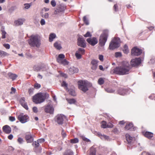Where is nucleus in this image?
Returning a JSON list of instances; mask_svg holds the SVG:
<instances>
[{
    "mask_svg": "<svg viewBox=\"0 0 155 155\" xmlns=\"http://www.w3.org/2000/svg\"><path fill=\"white\" fill-rule=\"evenodd\" d=\"M130 68L129 64L128 62L125 61L123 62L121 66L114 68L111 72L113 73L124 75L128 74Z\"/></svg>",
    "mask_w": 155,
    "mask_h": 155,
    "instance_id": "obj_1",
    "label": "nucleus"
},
{
    "mask_svg": "<svg viewBox=\"0 0 155 155\" xmlns=\"http://www.w3.org/2000/svg\"><path fill=\"white\" fill-rule=\"evenodd\" d=\"M29 45L31 47H39L41 43V37L38 35H32L28 40Z\"/></svg>",
    "mask_w": 155,
    "mask_h": 155,
    "instance_id": "obj_2",
    "label": "nucleus"
},
{
    "mask_svg": "<svg viewBox=\"0 0 155 155\" xmlns=\"http://www.w3.org/2000/svg\"><path fill=\"white\" fill-rule=\"evenodd\" d=\"M46 98V95L43 93H38L33 97V101L36 104H39L44 102Z\"/></svg>",
    "mask_w": 155,
    "mask_h": 155,
    "instance_id": "obj_3",
    "label": "nucleus"
},
{
    "mask_svg": "<svg viewBox=\"0 0 155 155\" xmlns=\"http://www.w3.org/2000/svg\"><path fill=\"white\" fill-rule=\"evenodd\" d=\"M79 89L84 92L88 90V87L91 85L87 81H80L78 82Z\"/></svg>",
    "mask_w": 155,
    "mask_h": 155,
    "instance_id": "obj_4",
    "label": "nucleus"
},
{
    "mask_svg": "<svg viewBox=\"0 0 155 155\" xmlns=\"http://www.w3.org/2000/svg\"><path fill=\"white\" fill-rule=\"evenodd\" d=\"M120 39L119 38H114L111 41L109 47L110 50H113L119 47L120 45Z\"/></svg>",
    "mask_w": 155,
    "mask_h": 155,
    "instance_id": "obj_5",
    "label": "nucleus"
},
{
    "mask_svg": "<svg viewBox=\"0 0 155 155\" xmlns=\"http://www.w3.org/2000/svg\"><path fill=\"white\" fill-rule=\"evenodd\" d=\"M108 35V31L105 30L103 33L101 35L99 43L102 46H104L107 41Z\"/></svg>",
    "mask_w": 155,
    "mask_h": 155,
    "instance_id": "obj_6",
    "label": "nucleus"
},
{
    "mask_svg": "<svg viewBox=\"0 0 155 155\" xmlns=\"http://www.w3.org/2000/svg\"><path fill=\"white\" fill-rule=\"evenodd\" d=\"M65 118V116L61 114H58L55 118V121L59 124L63 123L64 119Z\"/></svg>",
    "mask_w": 155,
    "mask_h": 155,
    "instance_id": "obj_7",
    "label": "nucleus"
},
{
    "mask_svg": "<svg viewBox=\"0 0 155 155\" xmlns=\"http://www.w3.org/2000/svg\"><path fill=\"white\" fill-rule=\"evenodd\" d=\"M29 117L23 113L21 114L18 116V119L22 123H25L28 120Z\"/></svg>",
    "mask_w": 155,
    "mask_h": 155,
    "instance_id": "obj_8",
    "label": "nucleus"
},
{
    "mask_svg": "<svg viewBox=\"0 0 155 155\" xmlns=\"http://www.w3.org/2000/svg\"><path fill=\"white\" fill-rule=\"evenodd\" d=\"M84 53L85 50L83 48H79L76 51L75 55L77 59H80L81 58L82 55L84 54Z\"/></svg>",
    "mask_w": 155,
    "mask_h": 155,
    "instance_id": "obj_9",
    "label": "nucleus"
},
{
    "mask_svg": "<svg viewBox=\"0 0 155 155\" xmlns=\"http://www.w3.org/2000/svg\"><path fill=\"white\" fill-rule=\"evenodd\" d=\"M77 45L78 46L82 48L86 47L85 40L81 36H79L78 39Z\"/></svg>",
    "mask_w": 155,
    "mask_h": 155,
    "instance_id": "obj_10",
    "label": "nucleus"
},
{
    "mask_svg": "<svg viewBox=\"0 0 155 155\" xmlns=\"http://www.w3.org/2000/svg\"><path fill=\"white\" fill-rule=\"evenodd\" d=\"M131 53L133 56H138L141 54L142 50L137 48L134 47L132 49Z\"/></svg>",
    "mask_w": 155,
    "mask_h": 155,
    "instance_id": "obj_11",
    "label": "nucleus"
},
{
    "mask_svg": "<svg viewBox=\"0 0 155 155\" xmlns=\"http://www.w3.org/2000/svg\"><path fill=\"white\" fill-rule=\"evenodd\" d=\"M54 110V109L52 105L49 104L45 106V112L52 114L53 113Z\"/></svg>",
    "mask_w": 155,
    "mask_h": 155,
    "instance_id": "obj_12",
    "label": "nucleus"
},
{
    "mask_svg": "<svg viewBox=\"0 0 155 155\" xmlns=\"http://www.w3.org/2000/svg\"><path fill=\"white\" fill-rule=\"evenodd\" d=\"M141 61L140 58H136L132 59L130 61V64L133 66H136L140 64Z\"/></svg>",
    "mask_w": 155,
    "mask_h": 155,
    "instance_id": "obj_13",
    "label": "nucleus"
},
{
    "mask_svg": "<svg viewBox=\"0 0 155 155\" xmlns=\"http://www.w3.org/2000/svg\"><path fill=\"white\" fill-rule=\"evenodd\" d=\"M65 9V6L63 5H58L56 10L54 12V14H57L58 13L63 12Z\"/></svg>",
    "mask_w": 155,
    "mask_h": 155,
    "instance_id": "obj_14",
    "label": "nucleus"
},
{
    "mask_svg": "<svg viewBox=\"0 0 155 155\" xmlns=\"http://www.w3.org/2000/svg\"><path fill=\"white\" fill-rule=\"evenodd\" d=\"M87 41L89 44L92 46L94 45L98 42L97 38L94 37L92 38H88L87 39Z\"/></svg>",
    "mask_w": 155,
    "mask_h": 155,
    "instance_id": "obj_15",
    "label": "nucleus"
},
{
    "mask_svg": "<svg viewBox=\"0 0 155 155\" xmlns=\"http://www.w3.org/2000/svg\"><path fill=\"white\" fill-rule=\"evenodd\" d=\"M101 127L102 128H111L113 127V125L111 123H109L107 124L106 122L104 121H103L101 123Z\"/></svg>",
    "mask_w": 155,
    "mask_h": 155,
    "instance_id": "obj_16",
    "label": "nucleus"
},
{
    "mask_svg": "<svg viewBox=\"0 0 155 155\" xmlns=\"http://www.w3.org/2000/svg\"><path fill=\"white\" fill-rule=\"evenodd\" d=\"M25 18H19L14 21V24L16 26L21 25L23 24V23L25 21Z\"/></svg>",
    "mask_w": 155,
    "mask_h": 155,
    "instance_id": "obj_17",
    "label": "nucleus"
},
{
    "mask_svg": "<svg viewBox=\"0 0 155 155\" xmlns=\"http://www.w3.org/2000/svg\"><path fill=\"white\" fill-rule=\"evenodd\" d=\"M78 68L74 67H70L68 69V73L70 74H73L74 73H77L78 72Z\"/></svg>",
    "mask_w": 155,
    "mask_h": 155,
    "instance_id": "obj_18",
    "label": "nucleus"
},
{
    "mask_svg": "<svg viewBox=\"0 0 155 155\" xmlns=\"http://www.w3.org/2000/svg\"><path fill=\"white\" fill-rule=\"evenodd\" d=\"M98 61L95 60H93L91 62V64H92L91 68L93 70H96L97 67V63Z\"/></svg>",
    "mask_w": 155,
    "mask_h": 155,
    "instance_id": "obj_19",
    "label": "nucleus"
},
{
    "mask_svg": "<svg viewBox=\"0 0 155 155\" xmlns=\"http://www.w3.org/2000/svg\"><path fill=\"white\" fill-rule=\"evenodd\" d=\"M3 131L6 134H8L11 133V129L8 126L6 125L3 127Z\"/></svg>",
    "mask_w": 155,
    "mask_h": 155,
    "instance_id": "obj_20",
    "label": "nucleus"
},
{
    "mask_svg": "<svg viewBox=\"0 0 155 155\" xmlns=\"http://www.w3.org/2000/svg\"><path fill=\"white\" fill-rule=\"evenodd\" d=\"M65 56L64 54H60L57 58V61L58 63L61 64Z\"/></svg>",
    "mask_w": 155,
    "mask_h": 155,
    "instance_id": "obj_21",
    "label": "nucleus"
},
{
    "mask_svg": "<svg viewBox=\"0 0 155 155\" xmlns=\"http://www.w3.org/2000/svg\"><path fill=\"white\" fill-rule=\"evenodd\" d=\"M20 102L21 105L26 109L28 110V107L25 101V98L22 97L20 100Z\"/></svg>",
    "mask_w": 155,
    "mask_h": 155,
    "instance_id": "obj_22",
    "label": "nucleus"
},
{
    "mask_svg": "<svg viewBox=\"0 0 155 155\" xmlns=\"http://www.w3.org/2000/svg\"><path fill=\"white\" fill-rule=\"evenodd\" d=\"M25 139L28 143H31L33 140V138L30 135H26L25 136Z\"/></svg>",
    "mask_w": 155,
    "mask_h": 155,
    "instance_id": "obj_23",
    "label": "nucleus"
},
{
    "mask_svg": "<svg viewBox=\"0 0 155 155\" xmlns=\"http://www.w3.org/2000/svg\"><path fill=\"white\" fill-rule=\"evenodd\" d=\"M145 137L149 139H150L153 137V133L149 132H146L144 134Z\"/></svg>",
    "mask_w": 155,
    "mask_h": 155,
    "instance_id": "obj_24",
    "label": "nucleus"
},
{
    "mask_svg": "<svg viewBox=\"0 0 155 155\" xmlns=\"http://www.w3.org/2000/svg\"><path fill=\"white\" fill-rule=\"evenodd\" d=\"M126 138L128 143H130L133 140V138L129 134H126L125 135Z\"/></svg>",
    "mask_w": 155,
    "mask_h": 155,
    "instance_id": "obj_25",
    "label": "nucleus"
},
{
    "mask_svg": "<svg viewBox=\"0 0 155 155\" xmlns=\"http://www.w3.org/2000/svg\"><path fill=\"white\" fill-rule=\"evenodd\" d=\"M96 149L93 146L90 148L89 155H96Z\"/></svg>",
    "mask_w": 155,
    "mask_h": 155,
    "instance_id": "obj_26",
    "label": "nucleus"
},
{
    "mask_svg": "<svg viewBox=\"0 0 155 155\" xmlns=\"http://www.w3.org/2000/svg\"><path fill=\"white\" fill-rule=\"evenodd\" d=\"M54 46L58 50H60L62 48L60 43L59 42H56L54 44Z\"/></svg>",
    "mask_w": 155,
    "mask_h": 155,
    "instance_id": "obj_27",
    "label": "nucleus"
},
{
    "mask_svg": "<svg viewBox=\"0 0 155 155\" xmlns=\"http://www.w3.org/2000/svg\"><path fill=\"white\" fill-rule=\"evenodd\" d=\"M8 76L13 80H15L17 77V75L16 74L12 73H9L8 74Z\"/></svg>",
    "mask_w": 155,
    "mask_h": 155,
    "instance_id": "obj_28",
    "label": "nucleus"
},
{
    "mask_svg": "<svg viewBox=\"0 0 155 155\" xmlns=\"http://www.w3.org/2000/svg\"><path fill=\"white\" fill-rule=\"evenodd\" d=\"M127 91L126 90L121 88L118 91V93L121 95H124L127 94Z\"/></svg>",
    "mask_w": 155,
    "mask_h": 155,
    "instance_id": "obj_29",
    "label": "nucleus"
},
{
    "mask_svg": "<svg viewBox=\"0 0 155 155\" xmlns=\"http://www.w3.org/2000/svg\"><path fill=\"white\" fill-rule=\"evenodd\" d=\"M98 135L100 137L101 139H105L106 140H108L109 137L104 135H102L101 133H97Z\"/></svg>",
    "mask_w": 155,
    "mask_h": 155,
    "instance_id": "obj_30",
    "label": "nucleus"
},
{
    "mask_svg": "<svg viewBox=\"0 0 155 155\" xmlns=\"http://www.w3.org/2000/svg\"><path fill=\"white\" fill-rule=\"evenodd\" d=\"M56 35L54 33H51L49 35V40L50 42L52 41L53 39L56 38Z\"/></svg>",
    "mask_w": 155,
    "mask_h": 155,
    "instance_id": "obj_31",
    "label": "nucleus"
},
{
    "mask_svg": "<svg viewBox=\"0 0 155 155\" xmlns=\"http://www.w3.org/2000/svg\"><path fill=\"white\" fill-rule=\"evenodd\" d=\"M133 126V124L131 123L127 124L125 126V128L127 130H129Z\"/></svg>",
    "mask_w": 155,
    "mask_h": 155,
    "instance_id": "obj_32",
    "label": "nucleus"
},
{
    "mask_svg": "<svg viewBox=\"0 0 155 155\" xmlns=\"http://www.w3.org/2000/svg\"><path fill=\"white\" fill-rule=\"evenodd\" d=\"M9 55V54L4 51L0 50V56L1 57H4Z\"/></svg>",
    "mask_w": 155,
    "mask_h": 155,
    "instance_id": "obj_33",
    "label": "nucleus"
},
{
    "mask_svg": "<svg viewBox=\"0 0 155 155\" xmlns=\"http://www.w3.org/2000/svg\"><path fill=\"white\" fill-rule=\"evenodd\" d=\"M66 100L68 103L70 104H74L76 102V101L74 99H67Z\"/></svg>",
    "mask_w": 155,
    "mask_h": 155,
    "instance_id": "obj_34",
    "label": "nucleus"
},
{
    "mask_svg": "<svg viewBox=\"0 0 155 155\" xmlns=\"http://www.w3.org/2000/svg\"><path fill=\"white\" fill-rule=\"evenodd\" d=\"M123 51L124 53L127 54L129 51L127 46L126 45H125L124 46V48L123 49Z\"/></svg>",
    "mask_w": 155,
    "mask_h": 155,
    "instance_id": "obj_35",
    "label": "nucleus"
},
{
    "mask_svg": "<svg viewBox=\"0 0 155 155\" xmlns=\"http://www.w3.org/2000/svg\"><path fill=\"white\" fill-rule=\"evenodd\" d=\"M64 155H73V153L71 150H68L65 152Z\"/></svg>",
    "mask_w": 155,
    "mask_h": 155,
    "instance_id": "obj_36",
    "label": "nucleus"
},
{
    "mask_svg": "<svg viewBox=\"0 0 155 155\" xmlns=\"http://www.w3.org/2000/svg\"><path fill=\"white\" fill-rule=\"evenodd\" d=\"M69 94L73 96H75L76 95V93L74 90L71 89L69 91Z\"/></svg>",
    "mask_w": 155,
    "mask_h": 155,
    "instance_id": "obj_37",
    "label": "nucleus"
},
{
    "mask_svg": "<svg viewBox=\"0 0 155 155\" xmlns=\"http://www.w3.org/2000/svg\"><path fill=\"white\" fill-rule=\"evenodd\" d=\"M71 142L73 143H77L78 142V140L77 138L72 139L71 140Z\"/></svg>",
    "mask_w": 155,
    "mask_h": 155,
    "instance_id": "obj_38",
    "label": "nucleus"
},
{
    "mask_svg": "<svg viewBox=\"0 0 155 155\" xmlns=\"http://www.w3.org/2000/svg\"><path fill=\"white\" fill-rule=\"evenodd\" d=\"M31 5V4L25 3L24 4V8L25 9H28L29 8Z\"/></svg>",
    "mask_w": 155,
    "mask_h": 155,
    "instance_id": "obj_39",
    "label": "nucleus"
},
{
    "mask_svg": "<svg viewBox=\"0 0 155 155\" xmlns=\"http://www.w3.org/2000/svg\"><path fill=\"white\" fill-rule=\"evenodd\" d=\"M34 68L36 70L39 71L42 69V67L40 66H35L34 67Z\"/></svg>",
    "mask_w": 155,
    "mask_h": 155,
    "instance_id": "obj_40",
    "label": "nucleus"
},
{
    "mask_svg": "<svg viewBox=\"0 0 155 155\" xmlns=\"http://www.w3.org/2000/svg\"><path fill=\"white\" fill-rule=\"evenodd\" d=\"M68 63L69 62L67 60L64 59L63 61H62L61 64H63L64 65H65L68 64Z\"/></svg>",
    "mask_w": 155,
    "mask_h": 155,
    "instance_id": "obj_41",
    "label": "nucleus"
},
{
    "mask_svg": "<svg viewBox=\"0 0 155 155\" xmlns=\"http://www.w3.org/2000/svg\"><path fill=\"white\" fill-rule=\"evenodd\" d=\"M61 86L64 87L66 89H67L68 84L64 81H63L61 84Z\"/></svg>",
    "mask_w": 155,
    "mask_h": 155,
    "instance_id": "obj_42",
    "label": "nucleus"
},
{
    "mask_svg": "<svg viewBox=\"0 0 155 155\" xmlns=\"http://www.w3.org/2000/svg\"><path fill=\"white\" fill-rule=\"evenodd\" d=\"M104 82V81L102 78H100L98 80V83L100 84H102Z\"/></svg>",
    "mask_w": 155,
    "mask_h": 155,
    "instance_id": "obj_43",
    "label": "nucleus"
},
{
    "mask_svg": "<svg viewBox=\"0 0 155 155\" xmlns=\"http://www.w3.org/2000/svg\"><path fill=\"white\" fill-rule=\"evenodd\" d=\"M41 16L45 19H48L49 18V14L48 13H45L44 15H41Z\"/></svg>",
    "mask_w": 155,
    "mask_h": 155,
    "instance_id": "obj_44",
    "label": "nucleus"
},
{
    "mask_svg": "<svg viewBox=\"0 0 155 155\" xmlns=\"http://www.w3.org/2000/svg\"><path fill=\"white\" fill-rule=\"evenodd\" d=\"M121 53L120 52H117L115 53V56L116 58L121 57Z\"/></svg>",
    "mask_w": 155,
    "mask_h": 155,
    "instance_id": "obj_45",
    "label": "nucleus"
},
{
    "mask_svg": "<svg viewBox=\"0 0 155 155\" xmlns=\"http://www.w3.org/2000/svg\"><path fill=\"white\" fill-rule=\"evenodd\" d=\"M34 90V89L33 88L29 89L28 92L30 95H31L33 94Z\"/></svg>",
    "mask_w": 155,
    "mask_h": 155,
    "instance_id": "obj_46",
    "label": "nucleus"
},
{
    "mask_svg": "<svg viewBox=\"0 0 155 155\" xmlns=\"http://www.w3.org/2000/svg\"><path fill=\"white\" fill-rule=\"evenodd\" d=\"M106 91L107 92L110 93H113L114 91V90L110 88H107L105 89Z\"/></svg>",
    "mask_w": 155,
    "mask_h": 155,
    "instance_id": "obj_47",
    "label": "nucleus"
},
{
    "mask_svg": "<svg viewBox=\"0 0 155 155\" xmlns=\"http://www.w3.org/2000/svg\"><path fill=\"white\" fill-rule=\"evenodd\" d=\"M2 38H5V35L6 34V32L4 30L2 31Z\"/></svg>",
    "mask_w": 155,
    "mask_h": 155,
    "instance_id": "obj_48",
    "label": "nucleus"
},
{
    "mask_svg": "<svg viewBox=\"0 0 155 155\" xmlns=\"http://www.w3.org/2000/svg\"><path fill=\"white\" fill-rule=\"evenodd\" d=\"M83 21L86 25L89 24V22L87 19L86 18V17L84 16L83 17Z\"/></svg>",
    "mask_w": 155,
    "mask_h": 155,
    "instance_id": "obj_49",
    "label": "nucleus"
},
{
    "mask_svg": "<svg viewBox=\"0 0 155 155\" xmlns=\"http://www.w3.org/2000/svg\"><path fill=\"white\" fill-rule=\"evenodd\" d=\"M84 36L85 37H91V35L89 32L88 31L84 35Z\"/></svg>",
    "mask_w": 155,
    "mask_h": 155,
    "instance_id": "obj_50",
    "label": "nucleus"
},
{
    "mask_svg": "<svg viewBox=\"0 0 155 155\" xmlns=\"http://www.w3.org/2000/svg\"><path fill=\"white\" fill-rule=\"evenodd\" d=\"M3 46L6 49H9L10 48V45L8 44H4Z\"/></svg>",
    "mask_w": 155,
    "mask_h": 155,
    "instance_id": "obj_51",
    "label": "nucleus"
},
{
    "mask_svg": "<svg viewBox=\"0 0 155 155\" xmlns=\"http://www.w3.org/2000/svg\"><path fill=\"white\" fill-rule=\"evenodd\" d=\"M40 22L41 25H44L45 24V21L44 19H41V20Z\"/></svg>",
    "mask_w": 155,
    "mask_h": 155,
    "instance_id": "obj_52",
    "label": "nucleus"
},
{
    "mask_svg": "<svg viewBox=\"0 0 155 155\" xmlns=\"http://www.w3.org/2000/svg\"><path fill=\"white\" fill-rule=\"evenodd\" d=\"M18 141L20 144L22 143L24 141L23 139L21 137H19L18 139Z\"/></svg>",
    "mask_w": 155,
    "mask_h": 155,
    "instance_id": "obj_53",
    "label": "nucleus"
},
{
    "mask_svg": "<svg viewBox=\"0 0 155 155\" xmlns=\"http://www.w3.org/2000/svg\"><path fill=\"white\" fill-rule=\"evenodd\" d=\"M51 4L53 7H55L56 5V2L54 0H52L51 2Z\"/></svg>",
    "mask_w": 155,
    "mask_h": 155,
    "instance_id": "obj_54",
    "label": "nucleus"
},
{
    "mask_svg": "<svg viewBox=\"0 0 155 155\" xmlns=\"http://www.w3.org/2000/svg\"><path fill=\"white\" fill-rule=\"evenodd\" d=\"M33 144L36 147H38L39 145V143L38 142V140L37 141H35L33 143Z\"/></svg>",
    "mask_w": 155,
    "mask_h": 155,
    "instance_id": "obj_55",
    "label": "nucleus"
},
{
    "mask_svg": "<svg viewBox=\"0 0 155 155\" xmlns=\"http://www.w3.org/2000/svg\"><path fill=\"white\" fill-rule=\"evenodd\" d=\"M34 86L35 88L38 89L40 87L41 85L40 84H38V83H36L35 84Z\"/></svg>",
    "mask_w": 155,
    "mask_h": 155,
    "instance_id": "obj_56",
    "label": "nucleus"
},
{
    "mask_svg": "<svg viewBox=\"0 0 155 155\" xmlns=\"http://www.w3.org/2000/svg\"><path fill=\"white\" fill-rule=\"evenodd\" d=\"M81 137L82 139L84 141H87V142H89L90 141L89 139H87L84 136H82Z\"/></svg>",
    "mask_w": 155,
    "mask_h": 155,
    "instance_id": "obj_57",
    "label": "nucleus"
},
{
    "mask_svg": "<svg viewBox=\"0 0 155 155\" xmlns=\"http://www.w3.org/2000/svg\"><path fill=\"white\" fill-rule=\"evenodd\" d=\"M45 140L44 139H41L38 140V141L39 142V143H42L44 142Z\"/></svg>",
    "mask_w": 155,
    "mask_h": 155,
    "instance_id": "obj_58",
    "label": "nucleus"
},
{
    "mask_svg": "<svg viewBox=\"0 0 155 155\" xmlns=\"http://www.w3.org/2000/svg\"><path fill=\"white\" fill-rule=\"evenodd\" d=\"M32 109L33 111L35 113H37L38 112V108L36 107H34Z\"/></svg>",
    "mask_w": 155,
    "mask_h": 155,
    "instance_id": "obj_59",
    "label": "nucleus"
},
{
    "mask_svg": "<svg viewBox=\"0 0 155 155\" xmlns=\"http://www.w3.org/2000/svg\"><path fill=\"white\" fill-rule=\"evenodd\" d=\"M99 58L100 60L101 61H103L104 59V56L102 55H99Z\"/></svg>",
    "mask_w": 155,
    "mask_h": 155,
    "instance_id": "obj_60",
    "label": "nucleus"
},
{
    "mask_svg": "<svg viewBox=\"0 0 155 155\" xmlns=\"http://www.w3.org/2000/svg\"><path fill=\"white\" fill-rule=\"evenodd\" d=\"M9 120L11 121H13L15 120V118L14 117H9Z\"/></svg>",
    "mask_w": 155,
    "mask_h": 155,
    "instance_id": "obj_61",
    "label": "nucleus"
},
{
    "mask_svg": "<svg viewBox=\"0 0 155 155\" xmlns=\"http://www.w3.org/2000/svg\"><path fill=\"white\" fill-rule=\"evenodd\" d=\"M11 91H12L10 92L11 94H14L15 93L16 89L15 88L12 87L11 88Z\"/></svg>",
    "mask_w": 155,
    "mask_h": 155,
    "instance_id": "obj_62",
    "label": "nucleus"
},
{
    "mask_svg": "<svg viewBox=\"0 0 155 155\" xmlns=\"http://www.w3.org/2000/svg\"><path fill=\"white\" fill-rule=\"evenodd\" d=\"M13 137V135L12 134H11L8 136V138L9 139L11 140L12 139Z\"/></svg>",
    "mask_w": 155,
    "mask_h": 155,
    "instance_id": "obj_63",
    "label": "nucleus"
},
{
    "mask_svg": "<svg viewBox=\"0 0 155 155\" xmlns=\"http://www.w3.org/2000/svg\"><path fill=\"white\" fill-rule=\"evenodd\" d=\"M144 154H146V155H155V154H151L150 153H146L145 152H143V153L141 155H144Z\"/></svg>",
    "mask_w": 155,
    "mask_h": 155,
    "instance_id": "obj_64",
    "label": "nucleus"
}]
</instances>
